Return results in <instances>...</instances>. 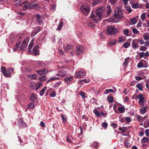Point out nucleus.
Masks as SVG:
<instances>
[{"label": "nucleus", "mask_w": 149, "mask_h": 149, "mask_svg": "<svg viewBox=\"0 0 149 149\" xmlns=\"http://www.w3.org/2000/svg\"><path fill=\"white\" fill-rule=\"evenodd\" d=\"M28 44V40L25 39L23 41L20 47V49L22 51L25 50L27 48V45Z\"/></svg>", "instance_id": "obj_9"}, {"label": "nucleus", "mask_w": 149, "mask_h": 149, "mask_svg": "<svg viewBox=\"0 0 149 149\" xmlns=\"http://www.w3.org/2000/svg\"><path fill=\"white\" fill-rule=\"evenodd\" d=\"M1 70L3 75L6 77H8V75L7 74V72L6 70V68L5 67H1Z\"/></svg>", "instance_id": "obj_16"}, {"label": "nucleus", "mask_w": 149, "mask_h": 149, "mask_svg": "<svg viewBox=\"0 0 149 149\" xmlns=\"http://www.w3.org/2000/svg\"><path fill=\"white\" fill-rule=\"evenodd\" d=\"M40 8V6L36 4H31L30 9H37Z\"/></svg>", "instance_id": "obj_21"}, {"label": "nucleus", "mask_w": 149, "mask_h": 149, "mask_svg": "<svg viewBox=\"0 0 149 149\" xmlns=\"http://www.w3.org/2000/svg\"><path fill=\"white\" fill-rule=\"evenodd\" d=\"M121 116H119V121L121 122H124L125 120V117L123 118H121Z\"/></svg>", "instance_id": "obj_60"}, {"label": "nucleus", "mask_w": 149, "mask_h": 149, "mask_svg": "<svg viewBox=\"0 0 149 149\" xmlns=\"http://www.w3.org/2000/svg\"><path fill=\"white\" fill-rule=\"evenodd\" d=\"M125 120L127 123H130L131 121V118L130 117H125Z\"/></svg>", "instance_id": "obj_51"}, {"label": "nucleus", "mask_w": 149, "mask_h": 149, "mask_svg": "<svg viewBox=\"0 0 149 149\" xmlns=\"http://www.w3.org/2000/svg\"><path fill=\"white\" fill-rule=\"evenodd\" d=\"M103 11V8H100L96 10L95 15H93L92 13L90 16L91 20L94 21L95 23H97V21L101 18L102 14Z\"/></svg>", "instance_id": "obj_2"}, {"label": "nucleus", "mask_w": 149, "mask_h": 149, "mask_svg": "<svg viewBox=\"0 0 149 149\" xmlns=\"http://www.w3.org/2000/svg\"><path fill=\"white\" fill-rule=\"evenodd\" d=\"M28 77L31 79H33L34 80H36L37 78L36 75L35 74L29 75H28Z\"/></svg>", "instance_id": "obj_23"}, {"label": "nucleus", "mask_w": 149, "mask_h": 149, "mask_svg": "<svg viewBox=\"0 0 149 149\" xmlns=\"http://www.w3.org/2000/svg\"><path fill=\"white\" fill-rule=\"evenodd\" d=\"M56 80V77H50L49 78L48 80L47 81V83H48L51 81L54 80Z\"/></svg>", "instance_id": "obj_49"}, {"label": "nucleus", "mask_w": 149, "mask_h": 149, "mask_svg": "<svg viewBox=\"0 0 149 149\" xmlns=\"http://www.w3.org/2000/svg\"><path fill=\"white\" fill-rule=\"evenodd\" d=\"M138 42H139V43L141 45H143L144 43V41L141 38L139 39H137Z\"/></svg>", "instance_id": "obj_48"}, {"label": "nucleus", "mask_w": 149, "mask_h": 149, "mask_svg": "<svg viewBox=\"0 0 149 149\" xmlns=\"http://www.w3.org/2000/svg\"><path fill=\"white\" fill-rule=\"evenodd\" d=\"M84 51V48L82 46L80 45L77 46L76 48V52L78 55L81 54L83 53Z\"/></svg>", "instance_id": "obj_10"}, {"label": "nucleus", "mask_w": 149, "mask_h": 149, "mask_svg": "<svg viewBox=\"0 0 149 149\" xmlns=\"http://www.w3.org/2000/svg\"><path fill=\"white\" fill-rule=\"evenodd\" d=\"M132 31L134 34H137L138 31L136 28H133L132 29Z\"/></svg>", "instance_id": "obj_56"}, {"label": "nucleus", "mask_w": 149, "mask_h": 149, "mask_svg": "<svg viewBox=\"0 0 149 149\" xmlns=\"http://www.w3.org/2000/svg\"><path fill=\"white\" fill-rule=\"evenodd\" d=\"M148 139L146 137H144L142 139V142L144 143H146L148 142Z\"/></svg>", "instance_id": "obj_43"}, {"label": "nucleus", "mask_w": 149, "mask_h": 149, "mask_svg": "<svg viewBox=\"0 0 149 149\" xmlns=\"http://www.w3.org/2000/svg\"><path fill=\"white\" fill-rule=\"evenodd\" d=\"M147 49V47L144 46H141L139 50L145 51Z\"/></svg>", "instance_id": "obj_46"}, {"label": "nucleus", "mask_w": 149, "mask_h": 149, "mask_svg": "<svg viewBox=\"0 0 149 149\" xmlns=\"http://www.w3.org/2000/svg\"><path fill=\"white\" fill-rule=\"evenodd\" d=\"M42 85V82H40L35 84V86L36 87V90H38Z\"/></svg>", "instance_id": "obj_29"}, {"label": "nucleus", "mask_w": 149, "mask_h": 149, "mask_svg": "<svg viewBox=\"0 0 149 149\" xmlns=\"http://www.w3.org/2000/svg\"><path fill=\"white\" fill-rule=\"evenodd\" d=\"M80 10L84 15H86L89 12L90 8L88 5H83L81 6Z\"/></svg>", "instance_id": "obj_5"}, {"label": "nucleus", "mask_w": 149, "mask_h": 149, "mask_svg": "<svg viewBox=\"0 0 149 149\" xmlns=\"http://www.w3.org/2000/svg\"><path fill=\"white\" fill-rule=\"evenodd\" d=\"M144 56V53L143 52H140L139 54V56L140 58L143 57Z\"/></svg>", "instance_id": "obj_57"}, {"label": "nucleus", "mask_w": 149, "mask_h": 149, "mask_svg": "<svg viewBox=\"0 0 149 149\" xmlns=\"http://www.w3.org/2000/svg\"><path fill=\"white\" fill-rule=\"evenodd\" d=\"M61 72V74L62 75L61 76V77H65L66 76L67 74V72L64 70H59Z\"/></svg>", "instance_id": "obj_24"}, {"label": "nucleus", "mask_w": 149, "mask_h": 149, "mask_svg": "<svg viewBox=\"0 0 149 149\" xmlns=\"http://www.w3.org/2000/svg\"><path fill=\"white\" fill-rule=\"evenodd\" d=\"M123 17L121 7L119 6L115 8L114 16L109 18L107 21L109 22L117 23Z\"/></svg>", "instance_id": "obj_1"}, {"label": "nucleus", "mask_w": 149, "mask_h": 149, "mask_svg": "<svg viewBox=\"0 0 149 149\" xmlns=\"http://www.w3.org/2000/svg\"><path fill=\"white\" fill-rule=\"evenodd\" d=\"M117 0H109L110 2L112 4H114L116 3Z\"/></svg>", "instance_id": "obj_61"}, {"label": "nucleus", "mask_w": 149, "mask_h": 149, "mask_svg": "<svg viewBox=\"0 0 149 149\" xmlns=\"http://www.w3.org/2000/svg\"><path fill=\"white\" fill-rule=\"evenodd\" d=\"M129 58H130L129 57H128L126 58L125 59V62L124 63H123V66H125L126 65H127V64L128 62V61L129 59Z\"/></svg>", "instance_id": "obj_36"}, {"label": "nucleus", "mask_w": 149, "mask_h": 149, "mask_svg": "<svg viewBox=\"0 0 149 149\" xmlns=\"http://www.w3.org/2000/svg\"><path fill=\"white\" fill-rule=\"evenodd\" d=\"M35 17L36 18V22L39 24H41L45 20V18L44 17L38 14H36Z\"/></svg>", "instance_id": "obj_7"}, {"label": "nucleus", "mask_w": 149, "mask_h": 149, "mask_svg": "<svg viewBox=\"0 0 149 149\" xmlns=\"http://www.w3.org/2000/svg\"><path fill=\"white\" fill-rule=\"evenodd\" d=\"M48 72V69L46 68H43L40 70H37L36 72L40 75L42 74H46Z\"/></svg>", "instance_id": "obj_13"}, {"label": "nucleus", "mask_w": 149, "mask_h": 149, "mask_svg": "<svg viewBox=\"0 0 149 149\" xmlns=\"http://www.w3.org/2000/svg\"><path fill=\"white\" fill-rule=\"evenodd\" d=\"M131 23L132 25H134L137 22L135 18H133L130 20Z\"/></svg>", "instance_id": "obj_35"}, {"label": "nucleus", "mask_w": 149, "mask_h": 149, "mask_svg": "<svg viewBox=\"0 0 149 149\" xmlns=\"http://www.w3.org/2000/svg\"><path fill=\"white\" fill-rule=\"evenodd\" d=\"M36 98V95L35 93H33L31 96L30 100L32 101H34Z\"/></svg>", "instance_id": "obj_22"}, {"label": "nucleus", "mask_w": 149, "mask_h": 149, "mask_svg": "<svg viewBox=\"0 0 149 149\" xmlns=\"http://www.w3.org/2000/svg\"><path fill=\"white\" fill-rule=\"evenodd\" d=\"M39 48V46L37 45L33 47V50L31 52V53L35 55H38L39 54L38 49Z\"/></svg>", "instance_id": "obj_12"}, {"label": "nucleus", "mask_w": 149, "mask_h": 149, "mask_svg": "<svg viewBox=\"0 0 149 149\" xmlns=\"http://www.w3.org/2000/svg\"><path fill=\"white\" fill-rule=\"evenodd\" d=\"M34 104L32 103H30L29 105L27 108V109L30 108L31 109H33L34 108Z\"/></svg>", "instance_id": "obj_37"}, {"label": "nucleus", "mask_w": 149, "mask_h": 149, "mask_svg": "<svg viewBox=\"0 0 149 149\" xmlns=\"http://www.w3.org/2000/svg\"><path fill=\"white\" fill-rule=\"evenodd\" d=\"M85 71L84 70H81L79 72H76L75 76L77 78H80L84 77L86 74Z\"/></svg>", "instance_id": "obj_6"}, {"label": "nucleus", "mask_w": 149, "mask_h": 149, "mask_svg": "<svg viewBox=\"0 0 149 149\" xmlns=\"http://www.w3.org/2000/svg\"><path fill=\"white\" fill-rule=\"evenodd\" d=\"M19 126L21 128H25L26 127V123L24 122L22 120H20L18 122Z\"/></svg>", "instance_id": "obj_15"}, {"label": "nucleus", "mask_w": 149, "mask_h": 149, "mask_svg": "<svg viewBox=\"0 0 149 149\" xmlns=\"http://www.w3.org/2000/svg\"><path fill=\"white\" fill-rule=\"evenodd\" d=\"M143 64L142 63H140L138 64L137 67L138 68H141L143 67Z\"/></svg>", "instance_id": "obj_63"}, {"label": "nucleus", "mask_w": 149, "mask_h": 149, "mask_svg": "<svg viewBox=\"0 0 149 149\" xmlns=\"http://www.w3.org/2000/svg\"><path fill=\"white\" fill-rule=\"evenodd\" d=\"M47 88L46 87H44V88L42 89V90L40 91V94L41 96H42L44 94V92L45 90Z\"/></svg>", "instance_id": "obj_33"}, {"label": "nucleus", "mask_w": 149, "mask_h": 149, "mask_svg": "<svg viewBox=\"0 0 149 149\" xmlns=\"http://www.w3.org/2000/svg\"><path fill=\"white\" fill-rule=\"evenodd\" d=\"M63 22H60L59 23V24L58 26V27L57 29V30L58 31L60 30H61L63 25Z\"/></svg>", "instance_id": "obj_25"}, {"label": "nucleus", "mask_w": 149, "mask_h": 149, "mask_svg": "<svg viewBox=\"0 0 149 149\" xmlns=\"http://www.w3.org/2000/svg\"><path fill=\"white\" fill-rule=\"evenodd\" d=\"M73 48V46H72L71 45H68L66 46H64L63 47V49L64 51L65 52L67 51L68 50L70 49H72Z\"/></svg>", "instance_id": "obj_19"}, {"label": "nucleus", "mask_w": 149, "mask_h": 149, "mask_svg": "<svg viewBox=\"0 0 149 149\" xmlns=\"http://www.w3.org/2000/svg\"><path fill=\"white\" fill-rule=\"evenodd\" d=\"M146 13H142L141 16V19L143 21H144L146 19V16L145 15Z\"/></svg>", "instance_id": "obj_39"}, {"label": "nucleus", "mask_w": 149, "mask_h": 149, "mask_svg": "<svg viewBox=\"0 0 149 149\" xmlns=\"http://www.w3.org/2000/svg\"><path fill=\"white\" fill-rule=\"evenodd\" d=\"M88 25L92 28H93L94 26V24H93L91 22H89L88 24Z\"/></svg>", "instance_id": "obj_52"}, {"label": "nucleus", "mask_w": 149, "mask_h": 149, "mask_svg": "<svg viewBox=\"0 0 149 149\" xmlns=\"http://www.w3.org/2000/svg\"><path fill=\"white\" fill-rule=\"evenodd\" d=\"M39 78L40 81H43L46 80L47 77L45 75H43Z\"/></svg>", "instance_id": "obj_32"}, {"label": "nucleus", "mask_w": 149, "mask_h": 149, "mask_svg": "<svg viewBox=\"0 0 149 149\" xmlns=\"http://www.w3.org/2000/svg\"><path fill=\"white\" fill-rule=\"evenodd\" d=\"M19 45L18 44H16L15 45V47L14 49H13V50L14 52H16L19 46Z\"/></svg>", "instance_id": "obj_50"}, {"label": "nucleus", "mask_w": 149, "mask_h": 149, "mask_svg": "<svg viewBox=\"0 0 149 149\" xmlns=\"http://www.w3.org/2000/svg\"><path fill=\"white\" fill-rule=\"evenodd\" d=\"M18 5L19 6H22L23 10L26 11L29 9H30L31 3H29L27 1H24L22 3H18Z\"/></svg>", "instance_id": "obj_4"}, {"label": "nucleus", "mask_w": 149, "mask_h": 149, "mask_svg": "<svg viewBox=\"0 0 149 149\" xmlns=\"http://www.w3.org/2000/svg\"><path fill=\"white\" fill-rule=\"evenodd\" d=\"M13 68H9L7 70L8 72L7 74L8 75V77H11V74L13 71Z\"/></svg>", "instance_id": "obj_20"}, {"label": "nucleus", "mask_w": 149, "mask_h": 149, "mask_svg": "<svg viewBox=\"0 0 149 149\" xmlns=\"http://www.w3.org/2000/svg\"><path fill=\"white\" fill-rule=\"evenodd\" d=\"M100 0H94L92 3V5L93 6H95L99 3Z\"/></svg>", "instance_id": "obj_42"}, {"label": "nucleus", "mask_w": 149, "mask_h": 149, "mask_svg": "<svg viewBox=\"0 0 149 149\" xmlns=\"http://www.w3.org/2000/svg\"><path fill=\"white\" fill-rule=\"evenodd\" d=\"M143 38L145 40H149V35H145L143 36Z\"/></svg>", "instance_id": "obj_55"}, {"label": "nucleus", "mask_w": 149, "mask_h": 149, "mask_svg": "<svg viewBox=\"0 0 149 149\" xmlns=\"http://www.w3.org/2000/svg\"><path fill=\"white\" fill-rule=\"evenodd\" d=\"M136 88H137L140 91H142L143 88L142 85L140 83L138 84L136 86Z\"/></svg>", "instance_id": "obj_30"}, {"label": "nucleus", "mask_w": 149, "mask_h": 149, "mask_svg": "<svg viewBox=\"0 0 149 149\" xmlns=\"http://www.w3.org/2000/svg\"><path fill=\"white\" fill-rule=\"evenodd\" d=\"M40 27L39 26L35 28L31 34V37H33L36 35L37 33L40 31Z\"/></svg>", "instance_id": "obj_14"}, {"label": "nucleus", "mask_w": 149, "mask_h": 149, "mask_svg": "<svg viewBox=\"0 0 149 149\" xmlns=\"http://www.w3.org/2000/svg\"><path fill=\"white\" fill-rule=\"evenodd\" d=\"M111 125L114 128H116L117 126V124L116 123H113L111 124Z\"/></svg>", "instance_id": "obj_62"}, {"label": "nucleus", "mask_w": 149, "mask_h": 149, "mask_svg": "<svg viewBox=\"0 0 149 149\" xmlns=\"http://www.w3.org/2000/svg\"><path fill=\"white\" fill-rule=\"evenodd\" d=\"M107 14H109L111 12V8L110 6H107Z\"/></svg>", "instance_id": "obj_34"}, {"label": "nucleus", "mask_w": 149, "mask_h": 149, "mask_svg": "<svg viewBox=\"0 0 149 149\" xmlns=\"http://www.w3.org/2000/svg\"><path fill=\"white\" fill-rule=\"evenodd\" d=\"M113 90L110 89H107L104 92V94H108L109 92H113Z\"/></svg>", "instance_id": "obj_45"}, {"label": "nucleus", "mask_w": 149, "mask_h": 149, "mask_svg": "<svg viewBox=\"0 0 149 149\" xmlns=\"http://www.w3.org/2000/svg\"><path fill=\"white\" fill-rule=\"evenodd\" d=\"M118 109L120 113H122L125 111V108L124 107H119Z\"/></svg>", "instance_id": "obj_28"}, {"label": "nucleus", "mask_w": 149, "mask_h": 149, "mask_svg": "<svg viewBox=\"0 0 149 149\" xmlns=\"http://www.w3.org/2000/svg\"><path fill=\"white\" fill-rule=\"evenodd\" d=\"M119 130H120L122 133H124L125 131V128L124 127H123L122 128L119 127Z\"/></svg>", "instance_id": "obj_54"}, {"label": "nucleus", "mask_w": 149, "mask_h": 149, "mask_svg": "<svg viewBox=\"0 0 149 149\" xmlns=\"http://www.w3.org/2000/svg\"><path fill=\"white\" fill-rule=\"evenodd\" d=\"M80 95L82 98H84L85 97V93L84 92L81 91L80 93Z\"/></svg>", "instance_id": "obj_59"}, {"label": "nucleus", "mask_w": 149, "mask_h": 149, "mask_svg": "<svg viewBox=\"0 0 149 149\" xmlns=\"http://www.w3.org/2000/svg\"><path fill=\"white\" fill-rule=\"evenodd\" d=\"M125 39V37H120L119 38V39L118 40V42L119 43H121L122 42H123L124 41V39Z\"/></svg>", "instance_id": "obj_38"}, {"label": "nucleus", "mask_w": 149, "mask_h": 149, "mask_svg": "<svg viewBox=\"0 0 149 149\" xmlns=\"http://www.w3.org/2000/svg\"><path fill=\"white\" fill-rule=\"evenodd\" d=\"M61 84V81H59L56 83L54 85V87L56 88L58 87Z\"/></svg>", "instance_id": "obj_41"}, {"label": "nucleus", "mask_w": 149, "mask_h": 149, "mask_svg": "<svg viewBox=\"0 0 149 149\" xmlns=\"http://www.w3.org/2000/svg\"><path fill=\"white\" fill-rule=\"evenodd\" d=\"M130 42H126L123 45V46L125 48H127L130 46Z\"/></svg>", "instance_id": "obj_40"}, {"label": "nucleus", "mask_w": 149, "mask_h": 149, "mask_svg": "<svg viewBox=\"0 0 149 149\" xmlns=\"http://www.w3.org/2000/svg\"><path fill=\"white\" fill-rule=\"evenodd\" d=\"M92 146L95 147H97L98 146V144L97 142H94Z\"/></svg>", "instance_id": "obj_64"}, {"label": "nucleus", "mask_w": 149, "mask_h": 149, "mask_svg": "<svg viewBox=\"0 0 149 149\" xmlns=\"http://www.w3.org/2000/svg\"><path fill=\"white\" fill-rule=\"evenodd\" d=\"M124 145L126 147L130 146V143L128 142V140L125 141Z\"/></svg>", "instance_id": "obj_47"}, {"label": "nucleus", "mask_w": 149, "mask_h": 149, "mask_svg": "<svg viewBox=\"0 0 149 149\" xmlns=\"http://www.w3.org/2000/svg\"><path fill=\"white\" fill-rule=\"evenodd\" d=\"M137 39H135L133 40L132 41V47L133 48L135 49L139 47V45H138L139 43Z\"/></svg>", "instance_id": "obj_11"}, {"label": "nucleus", "mask_w": 149, "mask_h": 149, "mask_svg": "<svg viewBox=\"0 0 149 149\" xmlns=\"http://www.w3.org/2000/svg\"><path fill=\"white\" fill-rule=\"evenodd\" d=\"M64 79L65 81L66 82V83H68L72 80V78L71 77H65Z\"/></svg>", "instance_id": "obj_26"}, {"label": "nucleus", "mask_w": 149, "mask_h": 149, "mask_svg": "<svg viewBox=\"0 0 149 149\" xmlns=\"http://www.w3.org/2000/svg\"><path fill=\"white\" fill-rule=\"evenodd\" d=\"M34 40H35L34 39V38H33L32 39V40L29 45V47H28V51H29V52H30V51H31V49H32L33 46L34 45Z\"/></svg>", "instance_id": "obj_17"}, {"label": "nucleus", "mask_w": 149, "mask_h": 149, "mask_svg": "<svg viewBox=\"0 0 149 149\" xmlns=\"http://www.w3.org/2000/svg\"><path fill=\"white\" fill-rule=\"evenodd\" d=\"M145 132L146 136L147 137H148L149 136V129H147L146 130Z\"/></svg>", "instance_id": "obj_53"}, {"label": "nucleus", "mask_w": 149, "mask_h": 149, "mask_svg": "<svg viewBox=\"0 0 149 149\" xmlns=\"http://www.w3.org/2000/svg\"><path fill=\"white\" fill-rule=\"evenodd\" d=\"M129 30L127 29H125L123 30V33L125 35L127 36Z\"/></svg>", "instance_id": "obj_44"}, {"label": "nucleus", "mask_w": 149, "mask_h": 149, "mask_svg": "<svg viewBox=\"0 0 149 149\" xmlns=\"http://www.w3.org/2000/svg\"><path fill=\"white\" fill-rule=\"evenodd\" d=\"M117 43V40L115 39L111 40L109 42L110 45H114Z\"/></svg>", "instance_id": "obj_27"}, {"label": "nucleus", "mask_w": 149, "mask_h": 149, "mask_svg": "<svg viewBox=\"0 0 149 149\" xmlns=\"http://www.w3.org/2000/svg\"><path fill=\"white\" fill-rule=\"evenodd\" d=\"M139 6V3H133L132 4V7L133 8L136 9L138 8Z\"/></svg>", "instance_id": "obj_31"}, {"label": "nucleus", "mask_w": 149, "mask_h": 149, "mask_svg": "<svg viewBox=\"0 0 149 149\" xmlns=\"http://www.w3.org/2000/svg\"><path fill=\"white\" fill-rule=\"evenodd\" d=\"M138 98L139 99L138 103L140 105L143 106L144 105L145 98L143 95L142 94H140L137 95Z\"/></svg>", "instance_id": "obj_8"}, {"label": "nucleus", "mask_w": 149, "mask_h": 149, "mask_svg": "<svg viewBox=\"0 0 149 149\" xmlns=\"http://www.w3.org/2000/svg\"><path fill=\"white\" fill-rule=\"evenodd\" d=\"M147 111V107H143L140 109V113L142 114H144Z\"/></svg>", "instance_id": "obj_18"}, {"label": "nucleus", "mask_w": 149, "mask_h": 149, "mask_svg": "<svg viewBox=\"0 0 149 149\" xmlns=\"http://www.w3.org/2000/svg\"><path fill=\"white\" fill-rule=\"evenodd\" d=\"M118 31V29L115 28L114 26H108L107 27V32L109 35H115Z\"/></svg>", "instance_id": "obj_3"}, {"label": "nucleus", "mask_w": 149, "mask_h": 149, "mask_svg": "<svg viewBox=\"0 0 149 149\" xmlns=\"http://www.w3.org/2000/svg\"><path fill=\"white\" fill-rule=\"evenodd\" d=\"M108 101L110 103H112L113 102V99L111 97H109L108 98Z\"/></svg>", "instance_id": "obj_58"}]
</instances>
